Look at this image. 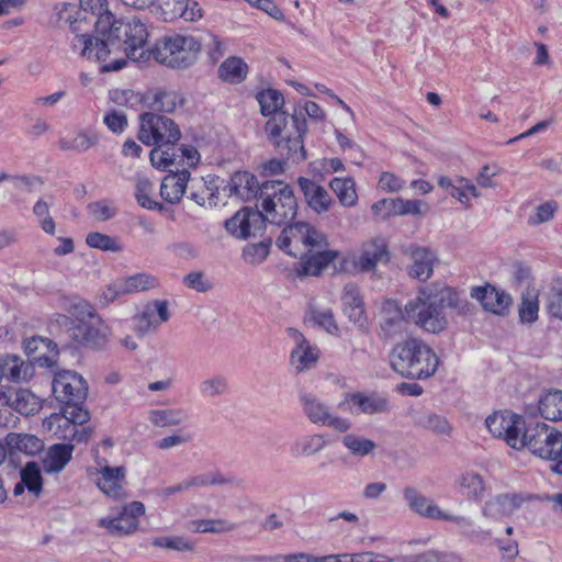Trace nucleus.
<instances>
[{
  "instance_id": "obj_1",
  "label": "nucleus",
  "mask_w": 562,
  "mask_h": 562,
  "mask_svg": "<svg viewBox=\"0 0 562 562\" xmlns=\"http://www.w3.org/2000/svg\"><path fill=\"white\" fill-rule=\"evenodd\" d=\"M297 213V202L291 186L282 181H263L256 209L245 206L226 221L232 235L246 239L261 235L266 222L282 226L292 222Z\"/></svg>"
},
{
  "instance_id": "obj_2",
  "label": "nucleus",
  "mask_w": 562,
  "mask_h": 562,
  "mask_svg": "<svg viewBox=\"0 0 562 562\" xmlns=\"http://www.w3.org/2000/svg\"><path fill=\"white\" fill-rule=\"evenodd\" d=\"M325 244L324 235L304 222L285 224L277 240L282 251L300 258V273L305 276H318L337 257L336 251L322 250Z\"/></svg>"
},
{
  "instance_id": "obj_3",
  "label": "nucleus",
  "mask_w": 562,
  "mask_h": 562,
  "mask_svg": "<svg viewBox=\"0 0 562 562\" xmlns=\"http://www.w3.org/2000/svg\"><path fill=\"white\" fill-rule=\"evenodd\" d=\"M180 137L181 132L171 119L155 113L140 115L138 138L147 146H155L149 155L155 168L166 170L175 164Z\"/></svg>"
},
{
  "instance_id": "obj_4",
  "label": "nucleus",
  "mask_w": 562,
  "mask_h": 562,
  "mask_svg": "<svg viewBox=\"0 0 562 562\" xmlns=\"http://www.w3.org/2000/svg\"><path fill=\"white\" fill-rule=\"evenodd\" d=\"M390 363L401 376L423 380L435 374L439 358L422 339L407 338L393 347Z\"/></svg>"
},
{
  "instance_id": "obj_5",
  "label": "nucleus",
  "mask_w": 562,
  "mask_h": 562,
  "mask_svg": "<svg viewBox=\"0 0 562 562\" xmlns=\"http://www.w3.org/2000/svg\"><path fill=\"white\" fill-rule=\"evenodd\" d=\"M58 20L69 23L71 32L77 34H90L94 26L99 34L111 26L114 15L109 10L108 0H79V9L75 3H60L56 5Z\"/></svg>"
},
{
  "instance_id": "obj_6",
  "label": "nucleus",
  "mask_w": 562,
  "mask_h": 562,
  "mask_svg": "<svg viewBox=\"0 0 562 562\" xmlns=\"http://www.w3.org/2000/svg\"><path fill=\"white\" fill-rule=\"evenodd\" d=\"M71 46L82 57L98 61L101 72L120 70L126 65L127 59L138 60L109 36L99 40L91 34H77L71 41Z\"/></svg>"
},
{
  "instance_id": "obj_7",
  "label": "nucleus",
  "mask_w": 562,
  "mask_h": 562,
  "mask_svg": "<svg viewBox=\"0 0 562 562\" xmlns=\"http://www.w3.org/2000/svg\"><path fill=\"white\" fill-rule=\"evenodd\" d=\"M201 42L192 35L170 34L155 41L149 57L173 69L190 67L201 52Z\"/></svg>"
},
{
  "instance_id": "obj_8",
  "label": "nucleus",
  "mask_w": 562,
  "mask_h": 562,
  "mask_svg": "<svg viewBox=\"0 0 562 562\" xmlns=\"http://www.w3.org/2000/svg\"><path fill=\"white\" fill-rule=\"evenodd\" d=\"M443 295L428 286L419 290L417 296L405 305L407 319L423 330L438 334L447 326L443 314Z\"/></svg>"
},
{
  "instance_id": "obj_9",
  "label": "nucleus",
  "mask_w": 562,
  "mask_h": 562,
  "mask_svg": "<svg viewBox=\"0 0 562 562\" xmlns=\"http://www.w3.org/2000/svg\"><path fill=\"white\" fill-rule=\"evenodd\" d=\"M90 414L81 405L61 407L60 413H53L43 420V427L56 438L68 441L67 443L87 442L92 428L86 424Z\"/></svg>"
},
{
  "instance_id": "obj_10",
  "label": "nucleus",
  "mask_w": 562,
  "mask_h": 562,
  "mask_svg": "<svg viewBox=\"0 0 562 562\" xmlns=\"http://www.w3.org/2000/svg\"><path fill=\"white\" fill-rule=\"evenodd\" d=\"M262 115L270 116L267 121L265 131L269 140L273 144L277 151L283 156L286 146V134L289 130L290 116L282 111L284 97L274 89L263 90L257 95Z\"/></svg>"
},
{
  "instance_id": "obj_11",
  "label": "nucleus",
  "mask_w": 562,
  "mask_h": 562,
  "mask_svg": "<svg viewBox=\"0 0 562 562\" xmlns=\"http://www.w3.org/2000/svg\"><path fill=\"white\" fill-rule=\"evenodd\" d=\"M306 116L312 120L323 121L325 113L323 109L314 101H305L304 105L294 110L290 116L289 130L286 134V147L283 156L292 160L293 164H300L306 159L304 147V135L307 132Z\"/></svg>"
},
{
  "instance_id": "obj_12",
  "label": "nucleus",
  "mask_w": 562,
  "mask_h": 562,
  "mask_svg": "<svg viewBox=\"0 0 562 562\" xmlns=\"http://www.w3.org/2000/svg\"><path fill=\"white\" fill-rule=\"evenodd\" d=\"M103 36H109L117 42L127 54L143 59L145 56V45L149 33L147 26L138 19L116 20L115 16L111 21V26L104 30Z\"/></svg>"
},
{
  "instance_id": "obj_13",
  "label": "nucleus",
  "mask_w": 562,
  "mask_h": 562,
  "mask_svg": "<svg viewBox=\"0 0 562 562\" xmlns=\"http://www.w3.org/2000/svg\"><path fill=\"white\" fill-rule=\"evenodd\" d=\"M521 441V449L526 447L543 460L557 458V453L562 450V434L541 422L525 426Z\"/></svg>"
},
{
  "instance_id": "obj_14",
  "label": "nucleus",
  "mask_w": 562,
  "mask_h": 562,
  "mask_svg": "<svg viewBox=\"0 0 562 562\" xmlns=\"http://www.w3.org/2000/svg\"><path fill=\"white\" fill-rule=\"evenodd\" d=\"M52 389L55 398L64 404L63 407L70 405L82 406L88 394L86 380L77 372L70 370L56 372L52 382Z\"/></svg>"
},
{
  "instance_id": "obj_15",
  "label": "nucleus",
  "mask_w": 562,
  "mask_h": 562,
  "mask_svg": "<svg viewBox=\"0 0 562 562\" xmlns=\"http://www.w3.org/2000/svg\"><path fill=\"white\" fill-rule=\"evenodd\" d=\"M488 431L496 438H502L514 449H521V435L525 429L522 416L509 412H495L485 420Z\"/></svg>"
},
{
  "instance_id": "obj_16",
  "label": "nucleus",
  "mask_w": 562,
  "mask_h": 562,
  "mask_svg": "<svg viewBox=\"0 0 562 562\" xmlns=\"http://www.w3.org/2000/svg\"><path fill=\"white\" fill-rule=\"evenodd\" d=\"M68 333L76 347L100 348L106 344L110 329L98 316L97 319L89 322L75 323L71 321Z\"/></svg>"
},
{
  "instance_id": "obj_17",
  "label": "nucleus",
  "mask_w": 562,
  "mask_h": 562,
  "mask_svg": "<svg viewBox=\"0 0 562 562\" xmlns=\"http://www.w3.org/2000/svg\"><path fill=\"white\" fill-rule=\"evenodd\" d=\"M145 514V505L133 501L124 505L116 517L101 518L99 526L105 528L110 535L127 536L135 532L139 526V517Z\"/></svg>"
},
{
  "instance_id": "obj_18",
  "label": "nucleus",
  "mask_w": 562,
  "mask_h": 562,
  "mask_svg": "<svg viewBox=\"0 0 562 562\" xmlns=\"http://www.w3.org/2000/svg\"><path fill=\"white\" fill-rule=\"evenodd\" d=\"M404 496L414 512L427 518L453 521L461 527H470L472 525L471 520L465 517L443 513L437 505L420 496L413 487H406Z\"/></svg>"
},
{
  "instance_id": "obj_19",
  "label": "nucleus",
  "mask_w": 562,
  "mask_h": 562,
  "mask_svg": "<svg viewBox=\"0 0 562 562\" xmlns=\"http://www.w3.org/2000/svg\"><path fill=\"white\" fill-rule=\"evenodd\" d=\"M97 486L108 497L123 499L127 496L125 491L126 470L124 467L105 465L97 470Z\"/></svg>"
},
{
  "instance_id": "obj_20",
  "label": "nucleus",
  "mask_w": 562,
  "mask_h": 562,
  "mask_svg": "<svg viewBox=\"0 0 562 562\" xmlns=\"http://www.w3.org/2000/svg\"><path fill=\"white\" fill-rule=\"evenodd\" d=\"M471 296L477 300L485 311L495 315H506L512 305L510 295L490 283L472 288Z\"/></svg>"
},
{
  "instance_id": "obj_21",
  "label": "nucleus",
  "mask_w": 562,
  "mask_h": 562,
  "mask_svg": "<svg viewBox=\"0 0 562 562\" xmlns=\"http://www.w3.org/2000/svg\"><path fill=\"white\" fill-rule=\"evenodd\" d=\"M169 317L167 301L155 300L148 302L143 311L134 317V329L139 336H143L157 329Z\"/></svg>"
},
{
  "instance_id": "obj_22",
  "label": "nucleus",
  "mask_w": 562,
  "mask_h": 562,
  "mask_svg": "<svg viewBox=\"0 0 562 562\" xmlns=\"http://www.w3.org/2000/svg\"><path fill=\"white\" fill-rule=\"evenodd\" d=\"M407 316L405 310L395 300H385L381 307L380 336L390 339L401 335L406 329Z\"/></svg>"
},
{
  "instance_id": "obj_23",
  "label": "nucleus",
  "mask_w": 562,
  "mask_h": 562,
  "mask_svg": "<svg viewBox=\"0 0 562 562\" xmlns=\"http://www.w3.org/2000/svg\"><path fill=\"white\" fill-rule=\"evenodd\" d=\"M3 393L5 398L0 400V407H11V409L24 416L34 415L42 407L40 398L29 390H14L11 386H5Z\"/></svg>"
},
{
  "instance_id": "obj_24",
  "label": "nucleus",
  "mask_w": 562,
  "mask_h": 562,
  "mask_svg": "<svg viewBox=\"0 0 562 562\" xmlns=\"http://www.w3.org/2000/svg\"><path fill=\"white\" fill-rule=\"evenodd\" d=\"M289 336L296 342V347L291 351V363L297 371L310 369L319 358L317 347L311 346L301 331L294 328H288Z\"/></svg>"
},
{
  "instance_id": "obj_25",
  "label": "nucleus",
  "mask_w": 562,
  "mask_h": 562,
  "mask_svg": "<svg viewBox=\"0 0 562 562\" xmlns=\"http://www.w3.org/2000/svg\"><path fill=\"white\" fill-rule=\"evenodd\" d=\"M438 186L459 201L464 209L469 210L472 205L470 198H479L481 195L476 186L465 177H457L454 180L447 176H440L438 178Z\"/></svg>"
},
{
  "instance_id": "obj_26",
  "label": "nucleus",
  "mask_w": 562,
  "mask_h": 562,
  "mask_svg": "<svg viewBox=\"0 0 562 562\" xmlns=\"http://www.w3.org/2000/svg\"><path fill=\"white\" fill-rule=\"evenodd\" d=\"M344 405H348L351 413L371 415L387 411L389 401L376 394L366 395L357 392L347 394L345 401L339 406Z\"/></svg>"
},
{
  "instance_id": "obj_27",
  "label": "nucleus",
  "mask_w": 562,
  "mask_h": 562,
  "mask_svg": "<svg viewBox=\"0 0 562 562\" xmlns=\"http://www.w3.org/2000/svg\"><path fill=\"white\" fill-rule=\"evenodd\" d=\"M389 260L386 241L383 238H373L362 245L356 266L361 271H371L379 262L386 263Z\"/></svg>"
},
{
  "instance_id": "obj_28",
  "label": "nucleus",
  "mask_w": 562,
  "mask_h": 562,
  "mask_svg": "<svg viewBox=\"0 0 562 562\" xmlns=\"http://www.w3.org/2000/svg\"><path fill=\"white\" fill-rule=\"evenodd\" d=\"M342 312L349 321L364 326L367 324V314L363 297L358 285L353 283L346 284L341 293Z\"/></svg>"
},
{
  "instance_id": "obj_29",
  "label": "nucleus",
  "mask_w": 562,
  "mask_h": 562,
  "mask_svg": "<svg viewBox=\"0 0 562 562\" xmlns=\"http://www.w3.org/2000/svg\"><path fill=\"white\" fill-rule=\"evenodd\" d=\"M228 187L231 195H236L244 201L252 199L258 201L260 198L261 183H259L257 177L249 171L235 172L231 177Z\"/></svg>"
},
{
  "instance_id": "obj_30",
  "label": "nucleus",
  "mask_w": 562,
  "mask_h": 562,
  "mask_svg": "<svg viewBox=\"0 0 562 562\" xmlns=\"http://www.w3.org/2000/svg\"><path fill=\"white\" fill-rule=\"evenodd\" d=\"M297 183L311 209L317 213L329 210L333 199L325 188L305 177H300Z\"/></svg>"
},
{
  "instance_id": "obj_31",
  "label": "nucleus",
  "mask_w": 562,
  "mask_h": 562,
  "mask_svg": "<svg viewBox=\"0 0 562 562\" xmlns=\"http://www.w3.org/2000/svg\"><path fill=\"white\" fill-rule=\"evenodd\" d=\"M189 178L190 172L186 169L165 176L160 186V196L171 204L178 203L186 192Z\"/></svg>"
},
{
  "instance_id": "obj_32",
  "label": "nucleus",
  "mask_w": 562,
  "mask_h": 562,
  "mask_svg": "<svg viewBox=\"0 0 562 562\" xmlns=\"http://www.w3.org/2000/svg\"><path fill=\"white\" fill-rule=\"evenodd\" d=\"M525 501L521 494H501L488 501L483 509L487 517L498 518L512 515Z\"/></svg>"
},
{
  "instance_id": "obj_33",
  "label": "nucleus",
  "mask_w": 562,
  "mask_h": 562,
  "mask_svg": "<svg viewBox=\"0 0 562 562\" xmlns=\"http://www.w3.org/2000/svg\"><path fill=\"white\" fill-rule=\"evenodd\" d=\"M74 453L72 443H55L50 446L43 459V469L46 473H59L69 463Z\"/></svg>"
},
{
  "instance_id": "obj_34",
  "label": "nucleus",
  "mask_w": 562,
  "mask_h": 562,
  "mask_svg": "<svg viewBox=\"0 0 562 562\" xmlns=\"http://www.w3.org/2000/svg\"><path fill=\"white\" fill-rule=\"evenodd\" d=\"M411 257L414 262L409 268V276L420 281L429 279L434 270V255L426 248L412 247Z\"/></svg>"
},
{
  "instance_id": "obj_35",
  "label": "nucleus",
  "mask_w": 562,
  "mask_h": 562,
  "mask_svg": "<svg viewBox=\"0 0 562 562\" xmlns=\"http://www.w3.org/2000/svg\"><path fill=\"white\" fill-rule=\"evenodd\" d=\"M538 412L547 420H562V391L551 389L543 393L538 401Z\"/></svg>"
},
{
  "instance_id": "obj_36",
  "label": "nucleus",
  "mask_w": 562,
  "mask_h": 562,
  "mask_svg": "<svg viewBox=\"0 0 562 562\" xmlns=\"http://www.w3.org/2000/svg\"><path fill=\"white\" fill-rule=\"evenodd\" d=\"M3 368V378L11 382L26 381L33 372L31 363L25 362L21 357L7 355L0 360Z\"/></svg>"
},
{
  "instance_id": "obj_37",
  "label": "nucleus",
  "mask_w": 562,
  "mask_h": 562,
  "mask_svg": "<svg viewBox=\"0 0 562 562\" xmlns=\"http://www.w3.org/2000/svg\"><path fill=\"white\" fill-rule=\"evenodd\" d=\"M329 187L333 192L336 194L340 204L347 207L355 206L358 202V194L356 190V182L353 178L346 177L339 178L335 177L329 182Z\"/></svg>"
},
{
  "instance_id": "obj_38",
  "label": "nucleus",
  "mask_w": 562,
  "mask_h": 562,
  "mask_svg": "<svg viewBox=\"0 0 562 562\" xmlns=\"http://www.w3.org/2000/svg\"><path fill=\"white\" fill-rule=\"evenodd\" d=\"M486 491L483 477L475 472H465L459 480V492L472 501H481Z\"/></svg>"
},
{
  "instance_id": "obj_39",
  "label": "nucleus",
  "mask_w": 562,
  "mask_h": 562,
  "mask_svg": "<svg viewBox=\"0 0 562 562\" xmlns=\"http://www.w3.org/2000/svg\"><path fill=\"white\" fill-rule=\"evenodd\" d=\"M7 443L11 449L30 456L41 452L44 447L41 439L30 434H10L7 437Z\"/></svg>"
},
{
  "instance_id": "obj_40",
  "label": "nucleus",
  "mask_w": 562,
  "mask_h": 562,
  "mask_svg": "<svg viewBox=\"0 0 562 562\" xmlns=\"http://www.w3.org/2000/svg\"><path fill=\"white\" fill-rule=\"evenodd\" d=\"M247 64L238 57L227 58L218 68L221 79L231 83L241 82L247 75Z\"/></svg>"
},
{
  "instance_id": "obj_41",
  "label": "nucleus",
  "mask_w": 562,
  "mask_h": 562,
  "mask_svg": "<svg viewBox=\"0 0 562 562\" xmlns=\"http://www.w3.org/2000/svg\"><path fill=\"white\" fill-rule=\"evenodd\" d=\"M135 198L137 203L147 210H161V204L153 199L154 186L149 179L139 177L136 181Z\"/></svg>"
},
{
  "instance_id": "obj_42",
  "label": "nucleus",
  "mask_w": 562,
  "mask_h": 562,
  "mask_svg": "<svg viewBox=\"0 0 562 562\" xmlns=\"http://www.w3.org/2000/svg\"><path fill=\"white\" fill-rule=\"evenodd\" d=\"M546 310L551 317L562 321V278L555 279L550 286L546 297Z\"/></svg>"
},
{
  "instance_id": "obj_43",
  "label": "nucleus",
  "mask_w": 562,
  "mask_h": 562,
  "mask_svg": "<svg viewBox=\"0 0 562 562\" xmlns=\"http://www.w3.org/2000/svg\"><path fill=\"white\" fill-rule=\"evenodd\" d=\"M86 244L90 248L102 251L120 252L123 248L116 237H112L99 232H91L86 237Z\"/></svg>"
},
{
  "instance_id": "obj_44",
  "label": "nucleus",
  "mask_w": 562,
  "mask_h": 562,
  "mask_svg": "<svg viewBox=\"0 0 562 562\" xmlns=\"http://www.w3.org/2000/svg\"><path fill=\"white\" fill-rule=\"evenodd\" d=\"M158 280L156 277L148 273H136L127 277L123 283V292L134 293L140 291H147L158 286Z\"/></svg>"
},
{
  "instance_id": "obj_45",
  "label": "nucleus",
  "mask_w": 562,
  "mask_h": 562,
  "mask_svg": "<svg viewBox=\"0 0 562 562\" xmlns=\"http://www.w3.org/2000/svg\"><path fill=\"white\" fill-rule=\"evenodd\" d=\"M539 301L535 291L524 294L519 305V318L521 323L531 324L538 319Z\"/></svg>"
},
{
  "instance_id": "obj_46",
  "label": "nucleus",
  "mask_w": 562,
  "mask_h": 562,
  "mask_svg": "<svg viewBox=\"0 0 562 562\" xmlns=\"http://www.w3.org/2000/svg\"><path fill=\"white\" fill-rule=\"evenodd\" d=\"M192 530L194 532H211V533H222L232 531L236 528L235 524H232L224 519H198L191 521Z\"/></svg>"
},
{
  "instance_id": "obj_47",
  "label": "nucleus",
  "mask_w": 562,
  "mask_h": 562,
  "mask_svg": "<svg viewBox=\"0 0 562 562\" xmlns=\"http://www.w3.org/2000/svg\"><path fill=\"white\" fill-rule=\"evenodd\" d=\"M68 312L72 315V322L75 323L94 321L99 316L94 306L86 300H78L74 302L69 306ZM63 317L70 324L71 319L69 317Z\"/></svg>"
},
{
  "instance_id": "obj_48",
  "label": "nucleus",
  "mask_w": 562,
  "mask_h": 562,
  "mask_svg": "<svg viewBox=\"0 0 562 562\" xmlns=\"http://www.w3.org/2000/svg\"><path fill=\"white\" fill-rule=\"evenodd\" d=\"M184 415L176 409H155L149 414V420L157 427L177 426L182 423Z\"/></svg>"
},
{
  "instance_id": "obj_49",
  "label": "nucleus",
  "mask_w": 562,
  "mask_h": 562,
  "mask_svg": "<svg viewBox=\"0 0 562 562\" xmlns=\"http://www.w3.org/2000/svg\"><path fill=\"white\" fill-rule=\"evenodd\" d=\"M21 480L26 485L29 492L38 495L43 488V479L40 468L35 462H29L21 471Z\"/></svg>"
},
{
  "instance_id": "obj_50",
  "label": "nucleus",
  "mask_w": 562,
  "mask_h": 562,
  "mask_svg": "<svg viewBox=\"0 0 562 562\" xmlns=\"http://www.w3.org/2000/svg\"><path fill=\"white\" fill-rule=\"evenodd\" d=\"M429 211V204L422 200H404L396 198V216L414 215L419 216Z\"/></svg>"
},
{
  "instance_id": "obj_51",
  "label": "nucleus",
  "mask_w": 562,
  "mask_h": 562,
  "mask_svg": "<svg viewBox=\"0 0 562 562\" xmlns=\"http://www.w3.org/2000/svg\"><path fill=\"white\" fill-rule=\"evenodd\" d=\"M89 214L98 222H105L113 218L117 209L112 201L100 200L91 202L87 206Z\"/></svg>"
},
{
  "instance_id": "obj_52",
  "label": "nucleus",
  "mask_w": 562,
  "mask_h": 562,
  "mask_svg": "<svg viewBox=\"0 0 562 562\" xmlns=\"http://www.w3.org/2000/svg\"><path fill=\"white\" fill-rule=\"evenodd\" d=\"M304 412L314 424L325 425L328 419V409L315 398L303 397Z\"/></svg>"
},
{
  "instance_id": "obj_53",
  "label": "nucleus",
  "mask_w": 562,
  "mask_h": 562,
  "mask_svg": "<svg viewBox=\"0 0 562 562\" xmlns=\"http://www.w3.org/2000/svg\"><path fill=\"white\" fill-rule=\"evenodd\" d=\"M224 482H225V480L221 479L218 475H199V476L192 477L189 481L180 483L178 485L167 487L165 490V493L167 495H171V494L184 491L191 486L214 485V484H222Z\"/></svg>"
},
{
  "instance_id": "obj_54",
  "label": "nucleus",
  "mask_w": 562,
  "mask_h": 562,
  "mask_svg": "<svg viewBox=\"0 0 562 562\" xmlns=\"http://www.w3.org/2000/svg\"><path fill=\"white\" fill-rule=\"evenodd\" d=\"M180 97L173 91L159 90L154 95L153 106L157 111L171 113L180 102Z\"/></svg>"
},
{
  "instance_id": "obj_55",
  "label": "nucleus",
  "mask_w": 562,
  "mask_h": 562,
  "mask_svg": "<svg viewBox=\"0 0 562 562\" xmlns=\"http://www.w3.org/2000/svg\"><path fill=\"white\" fill-rule=\"evenodd\" d=\"M33 213L38 218L41 228L48 235H54L56 231L55 221L49 214L47 202L40 199L33 206Z\"/></svg>"
},
{
  "instance_id": "obj_56",
  "label": "nucleus",
  "mask_w": 562,
  "mask_h": 562,
  "mask_svg": "<svg viewBox=\"0 0 562 562\" xmlns=\"http://www.w3.org/2000/svg\"><path fill=\"white\" fill-rule=\"evenodd\" d=\"M270 245L263 241L249 244L243 250V258L250 265L262 262L269 255Z\"/></svg>"
},
{
  "instance_id": "obj_57",
  "label": "nucleus",
  "mask_w": 562,
  "mask_h": 562,
  "mask_svg": "<svg viewBox=\"0 0 562 562\" xmlns=\"http://www.w3.org/2000/svg\"><path fill=\"white\" fill-rule=\"evenodd\" d=\"M247 560L250 562H316V557L301 552L274 557L252 555Z\"/></svg>"
},
{
  "instance_id": "obj_58",
  "label": "nucleus",
  "mask_w": 562,
  "mask_h": 562,
  "mask_svg": "<svg viewBox=\"0 0 562 562\" xmlns=\"http://www.w3.org/2000/svg\"><path fill=\"white\" fill-rule=\"evenodd\" d=\"M153 546L177 551H192L193 544L180 536L157 537L153 539Z\"/></svg>"
},
{
  "instance_id": "obj_59",
  "label": "nucleus",
  "mask_w": 562,
  "mask_h": 562,
  "mask_svg": "<svg viewBox=\"0 0 562 562\" xmlns=\"http://www.w3.org/2000/svg\"><path fill=\"white\" fill-rule=\"evenodd\" d=\"M311 319L319 327H323L327 333L336 335L339 331L338 325L335 321L334 314L330 310L311 312Z\"/></svg>"
},
{
  "instance_id": "obj_60",
  "label": "nucleus",
  "mask_w": 562,
  "mask_h": 562,
  "mask_svg": "<svg viewBox=\"0 0 562 562\" xmlns=\"http://www.w3.org/2000/svg\"><path fill=\"white\" fill-rule=\"evenodd\" d=\"M177 157L171 166L186 165L190 168L195 167L200 161V154L194 146L187 145L179 147L177 145Z\"/></svg>"
},
{
  "instance_id": "obj_61",
  "label": "nucleus",
  "mask_w": 562,
  "mask_h": 562,
  "mask_svg": "<svg viewBox=\"0 0 562 562\" xmlns=\"http://www.w3.org/2000/svg\"><path fill=\"white\" fill-rule=\"evenodd\" d=\"M344 445L353 453L358 456H366L374 448V442L369 439L359 438L352 435H347L344 438Z\"/></svg>"
},
{
  "instance_id": "obj_62",
  "label": "nucleus",
  "mask_w": 562,
  "mask_h": 562,
  "mask_svg": "<svg viewBox=\"0 0 562 562\" xmlns=\"http://www.w3.org/2000/svg\"><path fill=\"white\" fill-rule=\"evenodd\" d=\"M405 187V180L390 171H383L378 181V188L384 192L394 193Z\"/></svg>"
},
{
  "instance_id": "obj_63",
  "label": "nucleus",
  "mask_w": 562,
  "mask_h": 562,
  "mask_svg": "<svg viewBox=\"0 0 562 562\" xmlns=\"http://www.w3.org/2000/svg\"><path fill=\"white\" fill-rule=\"evenodd\" d=\"M186 0H161L159 8L161 16L166 22H171L177 19H182L183 5Z\"/></svg>"
},
{
  "instance_id": "obj_64",
  "label": "nucleus",
  "mask_w": 562,
  "mask_h": 562,
  "mask_svg": "<svg viewBox=\"0 0 562 562\" xmlns=\"http://www.w3.org/2000/svg\"><path fill=\"white\" fill-rule=\"evenodd\" d=\"M325 446V440L322 436L314 435L304 438L295 446L297 454L311 456L318 452Z\"/></svg>"
}]
</instances>
